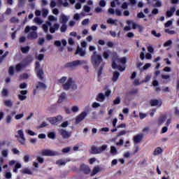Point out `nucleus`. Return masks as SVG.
<instances>
[{"instance_id":"603ef678","label":"nucleus","mask_w":179,"mask_h":179,"mask_svg":"<svg viewBox=\"0 0 179 179\" xmlns=\"http://www.w3.org/2000/svg\"><path fill=\"white\" fill-rule=\"evenodd\" d=\"M21 172H22L23 174H29V175H31V171H30V170L28 169H22V170L21 171Z\"/></svg>"},{"instance_id":"cd10ccee","label":"nucleus","mask_w":179,"mask_h":179,"mask_svg":"<svg viewBox=\"0 0 179 179\" xmlns=\"http://www.w3.org/2000/svg\"><path fill=\"white\" fill-rule=\"evenodd\" d=\"M36 72L37 76H38V78H39V79L42 80L44 78V77H43L44 72L41 69L36 70Z\"/></svg>"},{"instance_id":"4c0bfd02","label":"nucleus","mask_w":179,"mask_h":179,"mask_svg":"<svg viewBox=\"0 0 179 179\" xmlns=\"http://www.w3.org/2000/svg\"><path fill=\"white\" fill-rule=\"evenodd\" d=\"M71 150H72L71 147H66V148H63L62 150V152L64 153V155H65L66 153H69V152H71Z\"/></svg>"},{"instance_id":"680f3d73","label":"nucleus","mask_w":179,"mask_h":179,"mask_svg":"<svg viewBox=\"0 0 179 179\" xmlns=\"http://www.w3.org/2000/svg\"><path fill=\"white\" fill-rule=\"evenodd\" d=\"M20 79H29V74L24 73L20 76Z\"/></svg>"},{"instance_id":"1a4fd4ad","label":"nucleus","mask_w":179,"mask_h":179,"mask_svg":"<svg viewBox=\"0 0 179 179\" xmlns=\"http://www.w3.org/2000/svg\"><path fill=\"white\" fill-rule=\"evenodd\" d=\"M87 115V113L83 112L76 117V124H79L85 120V117Z\"/></svg>"},{"instance_id":"37998d69","label":"nucleus","mask_w":179,"mask_h":179,"mask_svg":"<svg viewBox=\"0 0 179 179\" xmlns=\"http://www.w3.org/2000/svg\"><path fill=\"white\" fill-rule=\"evenodd\" d=\"M66 29H68L66 24H63L60 27V31H62V33H65L66 31Z\"/></svg>"},{"instance_id":"72a5a7b5","label":"nucleus","mask_w":179,"mask_h":179,"mask_svg":"<svg viewBox=\"0 0 179 179\" xmlns=\"http://www.w3.org/2000/svg\"><path fill=\"white\" fill-rule=\"evenodd\" d=\"M23 117H24V113H22L15 115L14 117V119L17 121L19 120H22V118H23Z\"/></svg>"},{"instance_id":"473e14b6","label":"nucleus","mask_w":179,"mask_h":179,"mask_svg":"<svg viewBox=\"0 0 179 179\" xmlns=\"http://www.w3.org/2000/svg\"><path fill=\"white\" fill-rule=\"evenodd\" d=\"M3 103L6 107H12V106H13V102L10 100L3 101Z\"/></svg>"},{"instance_id":"13d9d810","label":"nucleus","mask_w":179,"mask_h":179,"mask_svg":"<svg viewBox=\"0 0 179 179\" xmlns=\"http://www.w3.org/2000/svg\"><path fill=\"white\" fill-rule=\"evenodd\" d=\"M8 150H3L1 151V155L3 157H6L8 156Z\"/></svg>"},{"instance_id":"e2e57ef3","label":"nucleus","mask_w":179,"mask_h":179,"mask_svg":"<svg viewBox=\"0 0 179 179\" xmlns=\"http://www.w3.org/2000/svg\"><path fill=\"white\" fill-rule=\"evenodd\" d=\"M12 13V9L10 8H8L5 12V15H6L7 16H9L10 15H11Z\"/></svg>"},{"instance_id":"774afa93","label":"nucleus","mask_w":179,"mask_h":179,"mask_svg":"<svg viewBox=\"0 0 179 179\" xmlns=\"http://www.w3.org/2000/svg\"><path fill=\"white\" fill-rule=\"evenodd\" d=\"M171 24H173V21L169 20L166 23H165V27H170V26H171Z\"/></svg>"},{"instance_id":"c85d7f7f","label":"nucleus","mask_w":179,"mask_h":179,"mask_svg":"<svg viewBox=\"0 0 179 179\" xmlns=\"http://www.w3.org/2000/svg\"><path fill=\"white\" fill-rule=\"evenodd\" d=\"M100 69L98 71V82H100V80L101 79V73H103V66H104V64H101Z\"/></svg>"},{"instance_id":"a878e982","label":"nucleus","mask_w":179,"mask_h":179,"mask_svg":"<svg viewBox=\"0 0 179 179\" xmlns=\"http://www.w3.org/2000/svg\"><path fill=\"white\" fill-rule=\"evenodd\" d=\"M166 118L167 117H166V115L160 116V117L159 118V120H158V125H162V124H164V122L166 121Z\"/></svg>"},{"instance_id":"f257e3e1","label":"nucleus","mask_w":179,"mask_h":179,"mask_svg":"<svg viewBox=\"0 0 179 179\" xmlns=\"http://www.w3.org/2000/svg\"><path fill=\"white\" fill-rule=\"evenodd\" d=\"M120 64L125 65V64H127V58H120L118 57V54H117V52L113 53L112 57V68L113 69H117L120 71V72H124V71H125V66H121Z\"/></svg>"},{"instance_id":"4d7b16f0","label":"nucleus","mask_w":179,"mask_h":179,"mask_svg":"<svg viewBox=\"0 0 179 179\" xmlns=\"http://www.w3.org/2000/svg\"><path fill=\"white\" fill-rule=\"evenodd\" d=\"M154 8H160L162 7V1H157L155 4L153 5Z\"/></svg>"},{"instance_id":"ddd939ff","label":"nucleus","mask_w":179,"mask_h":179,"mask_svg":"<svg viewBox=\"0 0 179 179\" xmlns=\"http://www.w3.org/2000/svg\"><path fill=\"white\" fill-rule=\"evenodd\" d=\"M127 24H128V26H132V29H142V26L135 23V22H134V20H127Z\"/></svg>"},{"instance_id":"2f4dec72","label":"nucleus","mask_w":179,"mask_h":179,"mask_svg":"<svg viewBox=\"0 0 179 179\" xmlns=\"http://www.w3.org/2000/svg\"><path fill=\"white\" fill-rule=\"evenodd\" d=\"M48 20H49L50 23H51V22H57L58 21V18H57V17H55L54 15H49L48 17Z\"/></svg>"},{"instance_id":"338daca9","label":"nucleus","mask_w":179,"mask_h":179,"mask_svg":"<svg viewBox=\"0 0 179 179\" xmlns=\"http://www.w3.org/2000/svg\"><path fill=\"white\" fill-rule=\"evenodd\" d=\"M1 94H2V96H8V90L3 89V90L1 92Z\"/></svg>"},{"instance_id":"6ab92c4d","label":"nucleus","mask_w":179,"mask_h":179,"mask_svg":"<svg viewBox=\"0 0 179 179\" xmlns=\"http://www.w3.org/2000/svg\"><path fill=\"white\" fill-rule=\"evenodd\" d=\"M82 171L85 173V174L90 173V168L87 165L82 164L80 167Z\"/></svg>"},{"instance_id":"052dcab7","label":"nucleus","mask_w":179,"mask_h":179,"mask_svg":"<svg viewBox=\"0 0 179 179\" xmlns=\"http://www.w3.org/2000/svg\"><path fill=\"white\" fill-rule=\"evenodd\" d=\"M29 159H30V155H27L24 156L23 159H24V163H29Z\"/></svg>"},{"instance_id":"4468645a","label":"nucleus","mask_w":179,"mask_h":179,"mask_svg":"<svg viewBox=\"0 0 179 179\" xmlns=\"http://www.w3.org/2000/svg\"><path fill=\"white\" fill-rule=\"evenodd\" d=\"M59 24L58 23H55L53 24V26L50 25L49 31L50 33H51L52 34H54V33H55V31H57V30H59Z\"/></svg>"},{"instance_id":"3c124183","label":"nucleus","mask_w":179,"mask_h":179,"mask_svg":"<svg viewBox=\"0 0 179 179\" xmlns=\"http://www.w3.org/2000/svg\"><path fill=\"white\" fill-rule=\"evenodd\" d=\"M83 9L84 12L89 13V12H90L92 8L90 7H89L88 6H84Z\"/></svg>"},{"instance_id":"f3484780","label":"nucleus","mask_w":179,"mask_h":179,"mask_svg":"<svg viewBox=\"0 0 179 179\" xmlns=\"http://www.w3.org/2000/svg\"><path fill=\"white\" fill-rule=\"evenodd\" d=\"M69 20L68 16L65 15V14H61L59 17V22L63 24H66V22Z\"/></svg>"},{"instance_id":"39448f33","label":"nucleus","mask_w":179,"mask_h":179,"mask_svg":"<svg viewBox=\"0 0 179 179\" xmlns=\"http://www.w3.org/2000/svg\"><path fill=\"white\" fill-rule=\"evenodd\" d=\"M85 64H87V62L85 60H76L71 62L66 63V67L70 68L71 69H76V68H78V66L85 65Z\"/></svg>"},{"instance_id":"49530a36","label":"nucleus","mask_w":179,"mask_h":179,"mask_svg":"<svg viewBox=\"0 0 179 179\" xmlns=\"http://www.w3.org/2000/svg\"><path fill=\"white\" fill-rule=\"evenodd\" d=\"M111 155H117V148L115 146H110Z\"/></svg>"},{"instance_id":"2eb2a0df","label":"nucleus","mask_w":179,"mask_h":179,"mask_svg":"<svg viewBox=\"0 0 179 179\" xmlns=\"http://www.w3.org/2000/svg\"><path fill=\"white\" fill-rule=\"evenodd\" d=\"M101 171V168L100 167V166L97 165L96 166H94L91 172V177H93L94 176H96V174H97V173H100Z\"/></svg>"},{"instance_id":"a211bd4d","label":"nucleus","mask_w":179,"mask_h":179,"mask_svg":"<svg viewBox=\"0 0 179 179\" xmlns=\"http://www.w3.org/2000/svg\"><path fill=\"white\" fill-rule=\"evenodd\" d=\"M24 68H26V65L24 63H20L15 66V71L16 72H21Z\"/></svg>"},{"instance_id":"aec40b11","label":"nucleus","mask_w":179,"mask_h":179,"mask_svg":"<svg viewBox=\"0 0 179 179\" xmlns=\"http://www.w3.org/2000/svg\"><path fill=\"white\" fill-rule=\"evenodd\" d=\"M143 138V134H137L134 136V141L135 143H139V142H141L142 141Z\"/></svg>"},{"instance_id":"4be33fe9","label":"nucleus","mask_w":179,"mask_h":179,"mask_svg":"<svg viewBox=\"0 0 179 179\" xmlns=\"http://www.w3.org/2000/svg\"><path fill=\"white\" fill-rule=\"evenodd\" d=\"M105 99L106 95H104L103 93H99L96 98V101H99L101 103H102V101H104Z\"/></svg>"},{"instance_id":"69168bd1","label":"nucleus","mask_w":179,"mask_h":179,"mask_svg":"<svg viewBox=\"0 0 179 179\" xmlns=\"http://www.w3.org/2000/svg\"><path fill=\"white\" fill-rule=\"evenodd\" d=\"M174 113H175V115H177V117H179V108H178V107H175L174 108Z\"/></svg>"},{"instance_id":"9b49d317","label":"nucleus","mask_w":179,"mask_h":179,"mask_svg":"<svg viewBox=\"0 0 179 179\" xmlns=\"http://www.w3.org/2000/svg\"><path fill=\"white\" fill-rule=\"evenodd\" d=\"M28 92L27 90H21L20 92V94L17 95V97L20 101H23V100H26L27 99V96L26 94H27Z\"/></svg>"},{"instance_id":"a18cd8bd","label":"nucleus","mask_w":179,"mask_h":179,"mask_svg":"<svg viewBox=\"0 0 179 179\" xmlns=\"http://www.w3.org/2000/svg\"><path fill=\"white\" fill-rule=\"evenodd\" d=\"M150 79H152V75H147L144 79V80H143V82L144 83H148V82H149L150 80Z\"/></svg>"},{"instance_id":"20e7f679","label":"nucleus","mask_w":179,"mask_h":179,"mask_svg":"<svg viewBox=\"0 0 179 179\" xmlns=\"http://www.w3.org/2000/svg\"><path fill=\"white\" fill-rule=\"evenodd\" d=\"M91 62L94 67L99 68L101 66V62H103V58L101 55L97 54V51H94L91 55Z\"/></svg>"},{"instance_id":"393cba45","label":"nucleus","mask_w":179,"mask_h":179,"mask_svg":"<svg viewBox=\"0 0 179 179\" xmlns=\"http://www.w3.org/2000/svg\"><path fill=\"white\" fill-rule=\"evenodd\" d=\"M120 78V73L118 71H115L113 73V76L112 78L113 82H117Z\"/></svg>"},{"instance_id":"6e6552de","label":"nucleus","mask_w":179,"mask_h":179,"mask_svg":"<svg viewBox=\"0 0 179 179\" xmlns=\"http://www.w3.org/2000/svg\"><path fill=\"white\" fill-rule=\"evenodd\" d=\"M43 156H58V153L56 151L51 150H45L42 151Z\"/></svg>"},{"instance_id":"a19ab883","label":"nucleus","mask_w":179,"mask_h":179,"mask_svg":"<svg viewBox=\"0 0 179 179\" xmlns=\"http://www.w3.org/2000/svg\"><path fill=\"white\" fill-rule=\"evenodd\" d=\"M34 23H36V24H41L43 21L41 18L36 17L34 19Z\"/></svg>"},{"instance_id":"5701e85b","label":"nucleus","mask_w":179,"mask_h":179,"mask_svg":"<svg viewBox=\"0 0 179 179\" xmlns=\"http://www.w3.org/2000/svg\"><path fill=\"white\" fill-rule=\"evenodd\" d=\"M91 153L92 155H100L99 148L97 147H95L94 145H92L91 148Z\"/></svg>"},{"instance_id":"bf43d9fd","label":"nucleus","mask_w":179,"mask_h":179,"mask_svg":"<svg viewBox=\"0 0 179 179\" xmlns=\"http://www.w3.org/2000/svg\"><path fill=\"white\" fill-rule=\"evenodd\" d=\"M106 5H107V3L106 2V1L101 0L99 1V6H101L102 8H104V6H106Z\"/></svg>"},{"instance_id":"6e6d98bb","label":"nucleus","mask_w":179,"mask_h":179,"mask_svg":"<svg viewBox=\"0 0 179 179\" xmlns=\"http://www.w3.org/2000/svg\"><path fill=\"white\" fill-rule=\"evenodd\" d=\"M48 138L50 139H55V132H50L48 134Z\"/></svg>"},{"instance_id":"7ed1b4c3","label":"nucleus","mask_w":179,"mask_h":179,"mask_svg":"<svg viewBox=\"0 0 179 179\" xmlns=\"http://www.w3.org/2000/svg\"><path fill=\"white\" fill-rule=\"evenodd\" d=\"M24 33H29L27 38L31 40H36L38 37L37 34V27L36 26H27L24 29Z\"/></svg>"},{"instance_id":"9d476101","label":"nucleus","mask_w":179,"mask_h":179,"mask_svg":"<svg viewBox=\"0 0 179 179\" xmlns=\"http://www.w3.org/2000/svg\"><path fill=\"white\" fill-rule=\"evenodd\" d=\"M49 122L54 125L55 124H57V122H59L62 121V116L58 115L57 117H50L48 119Z\"/></svg>"},{"instance_id":"f8f14e48","label":"nucleus","mask_w":179,"mask_h":179,"mask_svg":"<svg viewBox=\"0 0 179 179\" xmlns=\"http://www.w3.org/2000/svg\"><path fill=\"white\" fill-rule=\"evenodd\" d=\"M150 104L152 106V107H156V106H157L158 107H162V104H163V102L160 99H152L150 101Z\"/></svg>"},{"instance_id":"412c9836","label":"nucleus","mask_w":179,"mask_h":179,"mask_svg":"<svg viewBox=\"0 0 179 179\" xmlns=\"http://www.w3.org/2000/svg\"><path fill=\"white\" fill-rule=\"evenodd\" d=\"M76 54H78L80 57H85V55H86V52L83 49H82V48L78 47L76 52Z\"/></svg>"},{"instance_id":"f704fd0d","label":"nucleus","mask_w":179,"mask_h":179,"mask_svg":"<svg viewBox=\"0 0 179 179\" xmlns=\"http://www.w3.org/2000/svg\"><path fill=\"white\" fill-rule=\"evenodd\" d=\"M107 148H108V145H103L101 147H99V153H103V152H106V150H107Z\"/></svg>"},{"instance_id":"864d4df0","label":"nucleus","mask_w":179,"mask_h":179,"mask_svg":"<svg viewBox=\"0 0 179 179\" xmlns=\"http://www.w3.org/2000/svg\"><path fill=\"white\" fill-rule=\"evenodd\" d=\"M173 44V41L171 40H169L164 43V47H170Z\"/></svg>"},{"instance_id":"423d86ee","label":"nucleus","mask_w":179,"mask_h":179,"mask_svg":"<svg viewBox=\"0 0 179 179\" xmlns=\"http://www.w3.org/2000/svg\"><path fill=\"white\" fill-rule=\"evenodd\" d=\"M15 136L17 138L18 142L21 143V145H24L26 142V138H24V133H23L22 129L18 130Z\"/></svg>"},{"instance_id":"bb28decb","label":"nucleus","mask_w":179,"mask_h":179,"mask_svg":"<svg viewBox=\"0 0 179 179\" xmlns=\"http://www.w3.org/2000/svg\"><path fill=\"white\" fill-rule=\"evenodd\" d=\"M162 153H163V149L158 147L154 151V156H158L159 155H162Z\"/></svg>"},{"instance_id":"c756f323","label":"nucleus","mask_w":179,"mask_h":179,"mask_svg":"<svg viewBox=\"0 0 179 179\" xmlns=\"http://www.w3.org/2000/svg\"><path fill=\"white\" fill-rule=\"evenodd\" d=\"M13 121V119L10 115H8L6 117V124L10 125V124Z\"/></svg>"},{"instance_id":"c03bdc74","label":"nucleus","mask_w":179,"mask_h":179,"mask_svg":"<svg viewBox=\"0 0 179 179\" xmlns=\"http://www.w3.org/2000/svg\"><path fill=\"white\" fill-rule=\"evenodd\" d=\"M120 103H121V98L120 96H117L113 101V104H114V106H117V104H120Z\"/></svg>"},{"instance_id":"09e8293b","label":"nucleus","mask_w":179,"mask_h":179,"mask_svg":"<svg viewBox=\"0 0 179 179\" xmlns=\"http://www.w3.org/2000/svg\"><path fill=\"white\" fill-rule=\"evenodd\" d=\"M71 111L73 113H78L79 111V106H73L71 107Z\"/></svg>"},{"instance_id":"8fccbe9b","label":"nucleus","mask_w":179,"mask_h":179,"mask_svg":"<svg viewBox=\"0 0 179 179\" xmlns=\"http://www.w3.org/2000/svg\"><path fill=\"white\" fill-rule=\"evenodd\" d=\"M25 132L28 134V135H30L31 136H34V135H36V133H34V131L30 129H26Z\"/></svg>"},{"instance_id":"e433bc0d","label":"nucleus","mask_w":179,"mask_h":179,"mask_svg":"<svg viewBox=\"0 0 179 179\" xmlns=\"http://www.w3.org/2000/svg\"><path fill=\"white\" fill-rule=\"evenodd\" d=\"M29 50H30V47H29V46H25V47L21 48V51H22V54H27V52H29Z\"/></svg>"},{"instance_id":"b1692460","label":"nucleus","mask_w":179,"mask_h":179,"mask_svg":"<svg viewBox=\"0 0 179 179\" xmlns=\"http://www.w3.org/2000/svg\"><path fill=\"white\" fill-rule=\"evenodd\" d=\"M52 24L51 22H47L45 24H44L42 26L43 31L45 33H48V26H52Z\"/></svg>"},{"instance_id":"f03ea898","label":"nucleus","mask_w":179,"mask_h":179,"mask_svg":"<svg viewBox=\"0 0 179 179\" xmlns=\"http://www.w3.org/2000/svg\"><path fill=\"white\" fill-rule=\"evenodd\" d=\"M57 83L62 85L64 90H69V89L76 90V89H78V85L75 83V80H73V78H68L66 76H63L57 80Z\"/></svg>"},{"instance_id":"79ce46f5","label":"nucleus","mask_w":179,"mask_h":179,"mask_svg":"<svg viewBox=\"0 0 179 179\" xmlns=\"http://www.w3.org/2000/svg\"><path fill=\"white\" fill-rule=\"evenodd\" d=\"M103 57L104 59H107L110 57V50H106L103 53Z\"/></svg>"},{"instance_id":"dca6fc26","label":"nucleus","mask_w":179,"mask_h":179,"mask_svg":"<svg viewBox=\"0 0 179 179\" xmlns=\"http://www.w3.org/2000/svg\"><path fill=\"white\" fill-rule=\"evenodd\" d=\"M176 6L170 7L169 10L166 11V17H171L173 15H174V13L176 12Z\"/></svg>"},{"instance_id":"de8ad7c7","label":"nucleus","mask_w":179,"mask_h":179,"mask_svg":"<svg viewBox=\"0 0 179 179\" xmlns=\"http://www.w3.org/2000/svg\"><path fill=\"white\" fill-rule=\"evenodd\" d=\"M48 15V10L44 8L42 10V16L43 17H47V15Z\"/></svg>"},{"instance_id":"c9c22d12","label":"nucleus","mask_w":179,"mask_h":179,"mask_svg":"<svg viewBox=\"0 0 179 179\" xmlns=\"http://www.w3.org/2000/svg\"><path fill=\"white\" fill-rule=\"evenodd\" d=\"M47 87V86L45 85V84L43 83H38V85H36V89H45Z\"/></svg>"},{"instance_id":"0e129e2a","label":"nucleus","mask_w":179,"mask_h":179,"mask_svg":"<svg viewBox=\"0 0 179 179\" xmlns=\"http://www.w3.org/2000/svg\"><path fill=\"white\" fill-rule=\"evenodd\" d=\"M36 59H38V61H43V59H44V55H38V56H36Z\"/></svg>"},{"instance_id":"58836bf2","label":"nucleus","mask_w":179,"mask_h":179,"mask_svg":"<svg viewBox=\"0 0 179 179\" xmlns=\"http://www.w3.org/2000/svg\"><path fill=\"white\" fill-rule=\"evenodd\" d=\"M117 22H118L117 20H113L112 18H109L107 20L108 24H117Z\"/></svg>"},{"instance_id":"ea45409f","label":"nucleus","mask_w":179,"mask_h":179,"mask_svg":"<svg viewBox=\"0 0 179 179\" xmlns=\"http://www.w3.org/2000/svg\"><path fill=\"white\" fill-rule=\"evenodd\" d=\"M56 164L57 166H65L66 164V162H65V161H64L62 159H59L56 162Z\"/></svg>"},{"instance_id":"5fc2aeb1","label":"nucleus","mask_w":179,"mask_h":179,"mask_svg":"<svg viewBox=\"0 0 179 179\" xmlns=\"http://www.w3.org/2000/svg\"><path fill=\"white\" fill-rule=\"evenodd\" d=\"M115 3H116V5H120V2H118V0H115L114 1H112L110 3V6L112 8H115Z\"/></svg>"},{"instance_id":"7c9ffc66","label":"nucleus","mask_w":179,"mask_h":179,"mask_svg":"<svg viewBox=\"0 0 179 179\" xmlns=\"http://www.w3.org/2000/svg\"><path fill=\"white\" fill-rule=\"evenodd\" d=\"M66 99V94H65V92H63L59 97V103H62V101H64V100H65Z\"/></svg>"},{"instance_id":"0eeeda50","label":"nucleus","mask_w":179,"mask_h":179,"mask_svg":"<svg viewBox=\"0 0 179 179\" xmlns=\"http://www.w3.org/2000/svg\"><path fill=\"white\" fill-rule=\"evenodd\" d=\"M59 134L62 136L63 139H68L71 138V134L68 131L64 129H57Z\"/></svg>"}]
</instances>
